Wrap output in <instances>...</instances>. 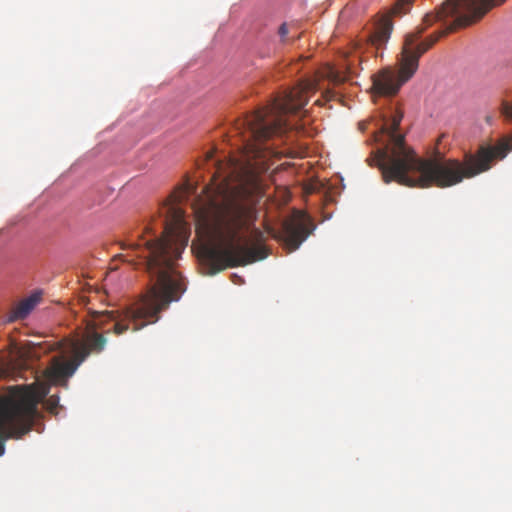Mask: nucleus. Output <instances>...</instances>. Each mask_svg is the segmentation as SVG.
Wrapping results in <instances>:
<instances>
[{
    "label": "nucleus",
    "instance_id": "nucleus-13",
    "mask_svg": "<svg viewBox=\"0 0 512 512\" xmlns=\"http://www.w3.org/2000/svg\"><path fill=\"white\" fill-rule=\"evenodd\" d=\"M278 33L281 37V41L283 43H286L287 42V35L289 33V30H288V27H287V24L286 23H283L280 27H279V30H278Z\"/></svg>",
    "mask_w": 512,
    "mask_h": 512
},
{
    "label": "nucleus",
    "instance_id": "nucleus-1",
    "mask_svg": "<svg viewBox=\"0 0 512 512\" xmlns=\"http://www.w3.org/2000/svg\"><path fill=\"white\" fill-rule=\"evenodd\" d=\"M317 89V79L302 80L277 95L269 105L237 121L244 150L239 158L215 163L212 183L204 188L207 202L195 210L197 231L205 239L198 257L208 274L268 256L263 245L266 233L255 226L256 205L263 195L261 174L269 169L270 148L262 145L291 128L285 116L300 111Z\"/></svg>",
    "mask_w": 512,
    "mask_h": 512
},
{
    "label": "nucleus",
    "instance_id": "nucleus-14",
    "mask_svg": "<svg viewBox=\"0 0 512 512\" xmlns=\"http://www.w3.org/2000/svg\"><path fill=\"white\" fill-rule=\"evenodd\" d=\"M212 158H213V153H212V152H209V153L207 154V159H212Z\"/></svg>",
    "mask_w": 512,
    "mask_h": 512
},
{
    "label": "nucleus",
    "instance_id": "nucleus-9",
    "mask_svg": "<svg viewBox=\"0 0 512 512\" xmlns=\"http://www.w3.org/2000/svg\"><path fill=\"white\" fill-rule=\"evenodd\" d=\"M42 298L41 291L32 293L27 298L17 303L7 316V322L12 323L18 320L26 319L34 308L40 303Z\"/></svg>",
    "mask_w": 512,
    "mask_h": 512
},
{
    "label": "nucleus",
    "instance_id": "nucleus-6",
    "mask_svg": "<svg viewBox=\"0 0 512 512\" xmlns=\"http://www.w3.org/2000/svg\"><path fill=\"white\" fill-rule=\"evenodd\" d=\"M106 345V338L97 332L90 333L85 341L70 340L68 351L72 358L53 357L45 375L55 385L67 386L68 379L91 353H100Z\"/></svg>",
    "mask_w": 512,
    "mask_h": 512
},
{
    "label": "nucleus",
    "instance_id": "nucleus-11",
    "mask_svg": "<svg viewBox=\"0 0 512 512\" xmlns=\"http://www.w3.org/2000/svg\"><path fill=\"white\" fill-rule=\"evenodd\" d=\"M503 116L512 121V101H503Z\"/></svg>",
    "mask_w": 512,
    "mask_h": 512
},
{
    "label": "nucleus",
    "instance_id": "nucleus-3",
    "mask_svg": "<svg viewBox=\"0 0 512 512\" xmlns=\"http://www.w3.org/2000/svg\"><path fill=\"white\" fill-rule=\"evenodd\" d=\"M402 118L403 114L396 112L381 128L388 139L377 151L375 161L385 183L395 181L419 188L452 187L489 171L495 161L512 151V137H507L493 145L482 144L474 153L466 152L462 160L443 156L422 159L407 146L404 136L397 133Z\"/></svg>",
    "mask_w": 512,
    "mask_h": 512
},
{
    "label": "nucleus",
    "instance_id": "nucleus-8",
    "mask_svg": "<svg viewBox=\"0 0 512 512\" xmlns=\"http://www.w3.org/2000/svg\"><path fill=\"white\" fill-rule=\"evenodd\" d=\"M413 0H397L390 10V15L382 16L374 25V30L369 35V43L376 49L383 48L388 42L393 23L390 16H402L406 14L412 5Z\"/></svg>",
    "mask_w": 512,
    "mask_h": 512
},
{
    "label": "nucleus",
    "instance_id": "nucleus-12",
    "mask_svg": "<svg viewBox=\"0 0 512 512\" xmlns=\"http://www.w3.org/2000/svg\"><path fill=\"white\" fill-rule=\"evenodd\" d=\"M325 76L328 77L329 79H331L335 83L343 81V78L338 73H336L332 68H328V71L325 74Z\"/></svg>",
    "mask_w": 512,
    "mask_h": 512
},
{
    "label": "nucleus",
    "instance_id": "nucleus-7",
    "mask_svg": "<svg viewBox=\"0 0 512 512\" xmlns=\"http://www.w3.org/2000/svg\"><path fill=\"white\" fill-rule=\"evenodd\" d=\"M313 229L311 219L305 213L294 211L283 221L279 231L270 227H267L266 231L271 237L283 242L289 252H292L299 248Z\"/></svg>",
    "mask_w": 512,
    "mask_h": 512
},
{
    "label": "nucleus",
    "instance_id": "nucleus-10",
    "mask_svg": "<svg viewBox=\"0 0 512 512\" xmlns=\"http://www.w3.org/2000/svg\"><path fill=\"white\" fill-rule=\"evenodd\" d=\"M58 405H59L58 396L52 395L46 400L47 410L51 413H57Z\"/></svg>",
    "mask_w": 512,
    "mask_h": 512
},
{
    "label": "nucleus",
    "instance_id": "nucleus-2",
    "mask_svg": "<svg viewBox=\"0 0 512 512\" xmlns=\"http://www.w3.org/2000/svg\"><path fill=\"white\" fill-rule=\"evenodd\" d=\"M195 193V187L186 183L180 192L171 196L166 204V217L162 222L163 232L160 238L123 244L129 249L126 261L142 265L150 277V286L138 301L125 311L124 317L117 320L113 311H92L93 329H101L112 321L113 332L121 335L129 330L137 331L159 320V314L166 310L171 302L178 301L186 286L175 264L188 243V233L183 219V211L177 206L189 194Z\"/></svg>",
    "mask_w": 512,
    "mask_h": 512
},
{
    "label": "nucleus",
    "instance_id": "nucleus-5",
    "mask_svg": "<svg viewBox=\"0 0 512 512\" xmlns=\"http://www.w3.org/2000/svg\"><path fill=\"white\" fill-rule=\"evenodd\" d=\"M44 395L33 384L11 387L9 395L0 398V440L20 438L32 429Z\"/></svg>",
    "mask_w": 512,
    "mask_h": 512
},
{
    "label": "nucleus",
    "instance_id": "nucleus-4",
    "mask_svg": "<svg viewBox=\"0 0 512 512\" xmlns=\"http://www.w3.org/2000/svg\"><path fill=\"white\" fill-rule=\"evenodd\" d=\"M506 0H446L435 12L427 13L415 30L405 35L398 59V75L384 68L372 76V90L394 96L418 69L420 57L441 37L479 21L494 6Z\"/></svg>",
    "mask_w": 512,
    "mask_h": 512
}]
</instances>
